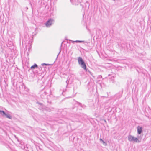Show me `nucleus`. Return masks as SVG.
Here are the masks:
<instances>
[{"mask_svg":"<svg viewBox=\"0 0 151 151\" xmlns=\"http://www.w3.org/2000/svg\"><path fill=\"white\" fill-rule=\"evenodd\" d=\"M134 142H139L138 139L136 138H135L134 139Z\"/></svg>","mask_w":151,"mask_h":151,"instance_id":"6e6552de","label":"nucleus"},{"mask_svg":"<svg viewBox=\"0 0 151 151\" xmlns=\"http://www.w3.org/2000/svg\"><path fill=\"white\" fill-rule=\"evenodd\" d=\"M43 65H47V64H45V63H44L43 64Z\"/></svg>","mask_w":151,"mask_h":151,"instance_id":"ddd939ff","label":"nucleus"},{"mask_svg":"<svg viewBox=\"0 0 151 151\" xmlns=\"http://www.w3.org/2000/svg\"><path fill=\"white\" fill-rule=\"evenodd\" d=\"M37 67H38L37 65L36 64H35L34 65L31 66V67H30V69H31L33 70V69H34L35 68H37Z\"/></svg>","mask_w":151,"mask_h":151,"instance_id":"423d86ee","label":"nucleus"},{"mask_svg":"<svg viewBox=\"0 0 151 151\" xmlns=\"http://www.w3.org/2000/svg\"><path fill=\"white\" fill-rule=\"evenodd\" d=\"M135 138H134V137H133V140L132 141H133L134 142V139Z\"/></svg>","mask_w":151,"mask_h":151,"instance_id":"f8f14e48","label":"nucleus"},{"mask_svg":"<svg viewBox=\"0 0 151 151\" xmlns=\"http://www.w3.org/2000/svg\"><path fill=\"white\" fill-rule=\"evenodd\" d=\"M81 65V67L83 68L85 70H87L86 69V64L84 62H83V63H81L80 64Z\"/></svg>","mask_w":151,"mask_h":151,"instance_id":"7ed1b4c3","label":"nucleus"},{"mask_svg":"<svg viewBox=\"0 0 151 151\" xmlns=\"http://www.w3.org/2000/svg\"><path fill=\"white\" fill-rule=\"evenodd\" d=\"M75 42H83V41H82L76 40Z\"/></svg>","mask_w":151,"mask_h":151,"instance_id":"1a4fd4ad","label":"nucleus"},{"mask_svg":"<svg viewBox=\"0 0 151 151\" xmlns=\"http://www.w3.org/2000/svg\"><path fill=\"white\" fill-rule=\"evenodd\" d=\"M78 63L79 64H80L81 63H82L84 62L83 60L82 59L81 57H78Z\"/></svg>","mask_w":151,"mask_h":151,"instance_id":"39448f33","label":"nucleus"},{"mask_svg":"<svg viewBox=\"0 0 151 151\" xmlns=\"http://www.w3.org/2000/svg\"><path fill=\"white\" fill-rule=\"evenodd\" d=\"M142 132V128L141 127L138 126L137 127V132L139 134H140Z\"/></svg>","mask_w":151,"mask_h":151,"instance_id":"20e7f679","label":"nucleus"},{"mask_svg":"<svg viewBox=\"0 0 151 151\" xmlns=\"http://www.w3.org/2000/svg\"><path fill=\"white\" fill-rule=\"evenodd\" d=\"M52 19H50L48 20L46 24V26L47 27L51 25L52 24Z\"/></svg>","mask_w":151,"mask_h":151,"instance_id":"f03ea898","label":"nucleus"},{"mask_svg":"<svg viewBox=\"0 0 151 151\" xmlns=\"http://www.w3.org/2000/svg\"><path fill=\"white\" fill-rule=\"evenodd\" d=\"M0 113L1 114H3V116H5L7 118L9 119H11L12 117L9 114H6L4 111H0Z\"/></svg>","mask_w":151,"mask_h":151,"instance_id":"f257e3e1","label":"nucleus"},{"mask_svg":"<svg viewBox=\"0 0 151 151\" xmlns=\"http://www.w3.org/2000/svg\"><path fill=\"white\" fill-rule=\"evenodd\" d=\"M135 138H134V137H133V140L132 141H133L134 142V139Z\"/></svg>","mask_w":151,"mask_h":151,"instance_id":"9b49d317","label":"nucleus"},{"mask_svg":"<svg viewBox=\"0 0 151 151\" xmlns=\"http://www.w3.org/2000/svg\"><path fill=\"white\" fill-rule=\"evenodd\" d=\"M100 140H101V141H102V142H103V143L104 144H105V145H106V144L105 142H104V141H103V140H102V139H100Z\"/></svg>","mask_w":151,"mask_h":151,"instance_id":"9d476101","label":"nucleus"},{"mask_svg":"<svg viewBox=\"0 0 151 151\" xmlns=\"http://www.w3.org/2000/svg\"><path fill=\"white\" fill-rule=\"evenodd\" d=\"M133 136L131 135H130L128 137V140L129 141H132L133 140Z\"/></svg>","mask_w":151,"mask_h":151,"instance_id":"0eeeda50","label":"nucleus"}]
</instances>
